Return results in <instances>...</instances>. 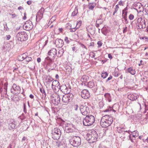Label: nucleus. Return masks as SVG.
Listing matches in <instances>:
<instances>
[{"label":"nucleus","mask_w":148,"mask_h":148,"mask_svg":"<svg viewBox=\"0 0 148 148\" xmlns=\"http://www.w3.org/2000/svg\"><path fill=\"white\" fill-rule=\"evenodd\" d=\"M60 88L61 86H60V83H59L56 85V86H54L53 89H55V90H58L60 89Z\"/></svg>","instance_id":"nucleus-31"},{"label":"nucleus","mask_w":148,"mask_h":148,"mask_svg":"<svg viewBox=\"0 0 148 148\" xmlns=\"http://www.w3.org/2000/svg\"><path fill=\"white\" fill-rule=\"evenodd\" d=\"M119 8V6H118V4L116 5L115 7V11L113 13V15H114L115 13H116L117 11L118 10Z\"/></svg>","instance_id":"nucleus-38"},{"label":"nucleus","mask_w":148,"mask_h":148,"mask_svg":"<svg viewBox=\"0 0 148 148\" xmlns=\"http://www.w3.org/2000/svg\"><path fill=\"white\" fill-rule=\"evenodd\" d=\"M127 12H122V14H123L122 16H123V17H127Z\"/></svg>","instance_id":"nucleus-45"},{"label":"nucleus","mask_w":148,"mask_h":148,"mask_svg":"<svg viewBox=\"0 0 148 148\" xmlns=\"http://www.w3.org/2000/svg\"><path fill=\"white\" fill-rule=\"evenodd\" d=\"M60 90L63 93L66 94L69 93L71 90V88L69 84L62 85L61 86Z\"/></svg>","instance_id":"nucleus-9"},{"label":"nucleus","mask_w":148,"mask_h":148,"mask_svg":"<svg viewBox=\"0 0 148 148\" xmlns=\"http://www.w3.org/2000/svg\"><path fill=\"white\" fill-rule=\"evenodd\" d=\"M128 8L127 7H126L122 11V12H127L126 11L127 10H128Z\"/></svg>","instance_id":"nucleus-55"},{"label":"nucleus","mask_w":148,"mask_h":148,"mask_svg":"<svg viewBox=\"0 0 148 148\" xmlns=\"http://www.w3.org/2000/svg\"><path fill=\"white\" fill-rule=\"evenodd\" d=\"M48 42V40H47L45 41V42H44L45 43L44 45H43L42 46V48H43L47 45V44Z\"/></svg>","instance_id":"nucleus-53"},{"label":"nucleus","mask_w":148,"mask_h":148,"mask_svg":"<svg viewBox=\"0 0 148 148\" xmlns=\"http://www.w3.org/2000/svg\"><path fill=\"white\" fill-rule=\"evenodd\" d=\"M4 30H5L6 31H8L9 30V28L7 26V24L6 23L5 24H4Z\"/></svg>","instance_id":"nucleus-42"},{"label":"nucleus","mask_w":148,"mask_h":148,"mask_svg":"<svg viewBox=\"0 0 148 148\" xmlns=\"http://www.w3.org/2000/svg\"><path fill=\"white\" fill-rule=\"evenodd\" d=\"M64 40L66 41V42L68 43L69 42V41L68 40V38L67 37H65Z\"/></svg>","instance_id":"nucleus-52"},{"label":"nucleus","mask_w":148,"mask_h":148,"mask_svg":"<svg viewBox=\"0 0 148 148\" xmlns=\"http://www.w3.org/2000/svg\"><path fill=\"white\" fill-rule=\"evenodd\" d=\"M100 124L102 127L105 128L108 127L111 124L110 123L109 121V122L106 121V120L103 119V118L102 117L100 122Z\"/></svg>","instance_id":"nucleus-17"},{"label":"nucleus","mask_w":148,"mask_h":148,"mask_svg":"<svg viewBox=\"0 0 148 148\" xmlns=\"http://www.w3.org/2000/svg\"><path fill=\"white\" fill-rule=\"evenodd\" d=\"M25 53H24L21 56H20L18 58V60L22 61L25 60V58H23L24 56H25Z\"/></svg>","instance_id":"nucleus-32"},{"label":"nucleus","mask_w":148,"mask_h":148,"mask_svg":"<svg viewBox=\"0 0 148 148\" xmlns=\"http://www.w3.org/2000/svg\"><path fill=\"white\" fill-rule=\"evenodd\" d=\"M105 97L108 99L109 102L111 101V99H110V94L108 93H106L104 94Z\"/></svg>","instance_id":"nucleus-29"},{"label":"nucleus","mask_w":148,"mask_h":148,"mask_svg":"<svg viewBox=\"0 0 148 148\" xmlns=\"http://www.w3.org/2000/svg\"><path fill=\"white\" fill-rule=\"evenodd\" d=\"M123 19H124L125 20V23L127 24L128 23V21L127 18V17H123Z\"/></svg>","instance_id":"nucleus-48"},{"label":"nucleus","mask_w":148,"mask_h":148,"mask_svg":"<svg viewBox=\"0 0 148 148\" xmlns=\"http://www.w3.org/2000/svg\"><path fill=\"white\" fill-rule=\"evenodd\" d=\"M29 97L30 98H31V99H33L34 97V95H32V94H30V95H29Z\"/></svg>","instance_id":"nucleus-62"},{"label":"nucleus","mask_w":148,"mask_h":148,"mask_svg":"<svg viewBox=\"0 0 148 148\" xmlns=\"http://www.w3.org/2000/svg\"><path fill=\"white\" fill-rule=\"evenodd\" d=\"M53 80V79L50 76H47L45 79V81L46 84L49 86L50 84Z\"/></svg>","instance_id":"nucleus-22"},{"label":"nucleus","mask_w":148,"mask_h":148,"mask_svg":"<svg viewBox=\"0 0 148 148\" xmlns=\"http://www.w3.org/2000/svg\"><path fill=\"white\" fill-rule=\"evenodd\" d=\"M6 37H7V39L8 40H9L10 39L11 36H10L9 35H7V36H6Z\"/></svg>","instance_id":"nucleus-59"},{"label":"nucleus","mask_w":148,"mask_h":148,"mask_svg":"<svg viewBox=\"0 0 148 148\" xmlns=\"http://www.w3.org/2000/svg\"><path fill=\"white\" fill-rule=\"evenodd\" d=\"M112 78V76H110L106 80V82L108 81L109 80H110Z\"/></svg>","instance_id":"nucleus-54"},{"label":"nucleus","mask_w":148,"mask_h":148,"mask_svg":"<svg viewBox=\"0 0 148 148\" xmlns=\"http://www.w3.org/2000/svg\"><path fill=\"white\" fill-rule=\"evenodd\" d=\"M33 27V25L32 21L29 20H28L26 21L24 24L23 27L25 30L29 31L32 29Z\"/></svg>","instance_id":"nucleus-11"},{"label":"nucleus","mask_w":148,"mask_h":148,"mask_svg":"<svg viewBox=\"0 0 148 148\" xmlns=\"http://www.w3.org/2000/svg\"><path fill=\"white\" fill-rule=\"evenodd\" d=\"M40 91L42 94H44V95L45 96V97L46 96V93H45V90L44 89V88H40Z\"/></svg>","instance_id":"nucleus-39"},{"label":"nucleus","mask_w":148,"mask_h":148,"mask_svg":"<svg viewBox=\"0 0 148 148\" xmlns=\"http://www.w3.org/2000/svg\"><path fill=\"white\" fill-rule=\"evenodd\" d=\"M108 74L107 72H104L101 75V77L103 79L105 78L108 76Z\"/></svg>","instance_id":"nucleus-37"},{"label":"nucleus","mask_w":148,"mask_h":148,"mask_svg":"<svg viewBox=\"0 0 148 148\" xmlns=\"http://www.w3.org/2000/svg\"><path fill=\"white\" fill-rule=\"evenodd\" d=\"M108 57L110 59H112V55L110 54H108Z\"/></svg>","instance_id":"nucleus-57"},{"label":"nucleus","mask_w":148,"mask_h":148,"mask_svg":"<svg viewBox=\"0 0 148 148\" xmlns=\"http://www.w3.org/2000/svg\"><path fill=\"white\" fill-rule=\"evenodd\" d=\"M16 37L18 40L21 41H25L28 38L27 34L24 32L18 33L16 35Z\"/></svg>","instance_id":"nucleus-6"},{"label":"nucleus","mask_w":148,"mask_h":148,"mask_svg":"<svg viewBox=\"0 0 148 148\" xmlns=\"http://www.w3.org/2000/svg\"><path fill=\"white\" fill-rule=\"evenodd\" d=\"M27 3L28 5H30L32 3V2L31 1H27Z\"/></svg>","instance_id":"nucleus-61"},{"label":"nucleus","mask_w":148,"mask_h":148,"mask_svg":"<svg viewBox=\"0 0 148 148\" xmlns=\"http://www.w3.org/2000/svg\"><path fill=\"white\" fill-rule=\"evenodd\" d=\"M117 131L119 133L124 134L125 132V131H124V128L122 127H117Z\"/></svg>","instance_id":"nucleus-25"},{"label":"nucleus","mask_w":148,"mask_h":148,"mask_svg":"<svg viewBox=\"0 0 148 148\" xmlns=\"http://www.w3.org/2000/svg\"><path fill=\"white\" fill-rule=\"evenodd\" d=\"M127 27H125L123 28V33H125L127 31Z\"/></svg>","instance_id":"nucleus-51"},{"label":"nucleus","mask_w":148,"mask_h":148,"mask_svg":"<svg viewBox=\"0 0 148 148\" xmlns=\"http://www.w3.org/2000/svg\"><path fill=\"white\" fill-rule=\"evenodd\" d=\"M95 4L94 3H90L88 5V8L91 10H93L95 7Z\"/></svg>","instance_id":"nucleus-30"},{"label":"nucleus","mask_w":148,"mask_h":148,"mask_svg":"<svg viewBox=\"0 0 148 148\" xmlns=\"http://www.w3.org/2000/svg\"><path fill=\"white\" fill-rule=\"evenodd\" d=\"M119 5H120L123 6L124 5V4L123 1L121 0L119 2Z\"/></svg>","instance_id":"nucleus-49"},{"label":"nucleus","mask_w":148,"mask_h":148,"mask_svg":"<svg viewBox=\"0 0 148 148\" xmlns=\"http://www.w3.org/2000/svg\"><path fill=\"white\" fill-rule=\"evenodd\" d=\"M103 22V21L101 19H99L97 20L96 21V23H98L99 24H102Z\"/></svg>","instance_id":"nucleus-40"},{"label":"nucleus","mask_w":148,"mask_h":148,"mask_svg":"<svg viewBox=\"0 0 148 148\" xmlns=\"http://www.w3.org/2000/svg\"><path fill=\"white\" fill-rule=\"evenodd\" d=\"M80 110L81 113L84 116L88 115L87 114L90 113L89 108L86 106H81L80 107Z\"/></svg>","instance_id":"nucleus-13"},{"label":"nucleus","mask_w":148,"mask_h":148,"mask_svg":"<svg viewBox=\"0 0 148 148\" xmlns=\"http://www.w3.org/2000/svg\"><path fill=\"white\" fill-rule=\"evenodd\" d=\"M78 106L77 105H76L75 106V110L77 111L78 109Z\"/></svg>","instance_id":"nucleus-56"},{"label":"nucleus","mask_w":148,"mask_h":148,"mask_svg":"<svg viewBox=\"0 0 148 148\" xmlns=\"http://www.w3.org/2000/svg\"><path fill=\"white\" fill-rule=\"evenodd\" d=\"M9 14L10 15H11L12 16V18H15V17L16 16H17L16 15V14H11L10 13H9Z\"/></svg>","instance_id":"nucleus-50"},{"label":"nucleus","mask_w":148,"mask_h":148,"mask_svg":"<svg viewBox=\"0 0 148 148\" xmlns=\"http://www.w3.org/2000/svg\"><path fill=\"white\" fill-rule=\"evenodd\" d=\"M94 117L92 115H87L83 120V123L86 126H90L92 125L95 122Z\"/></svg>","instance_id":"nucleus-1"},{"label":"nucleus","mask_w":148,"mask_h":148,"mask_svg":"<svg viewBox=\"0 0 148 148\" xmlns=\"http://www.w3.org/2000/svg\"><path fill=\"white\" fill-rule=\"evenodd\" d=\"M55 44L58 47H61L63 45V40L60 39H57L55 41Z\"/></svg>","instance_id":"nucleus-19"},{"label":"nucleus","mask_w":148,"mask_h":148,"mask_svg":"<svg viewBox=\"0 0 148 148\" xmlns=\"http://www.w3.org/2000/svg\"><path fill=\"white\" fill-rule=\"evenodd\" d=\"M64 53L63 49L60 48L58 49V53H57L56 55L58 57H60L63 55Z\"/></svg>","instance_id":"nucleus-24"},{"label":"nucleus","mask_w":148,"mask_h":148,"mask_svg":"<svg viewBox=\"0 0 148 148\" xmlns=\"http://www.w3.org/2000/svg\"><path fill=\"white\" fill-rule=\"evenodd\" d=\"M132 137H137L138 135V131H133L132 132Z\"/></svg>","instance_id":"nucleus-35"},{"label":"nucleus","mask_w":148,"mask_h":148,"mask_svg":"<svg viewBox=\"0 0 148 148\" xmlns=\"http://www.w3.org/2000/svg\"><path fill=\"white\" fill-rule=\"evenodd\" d=\"M103 118V119H105L106 121L109 123H110L111 124L113 121L112 118L109 115H105L102 117Z\"/></svg>","instance_id":"nucleus-21"},{"label":"nucleus","mask_w":148,"mask_h":148,"mask_svg":"<svg viewBox=\"0 0 148 148\" xmlns=\"http://www.w3.org/2000/svg\"><path fill=\"white\" fill-rule=\"evenodd\" d=\"M23 58H25V60L24 62H26V63H28L29 61H31L32 60L31 57H28V56L26 55V54L25 55V56H24Z\"/></svg>","instance_id":"nucleus-27"},{"label":"nucleus","mask_w":148,"mask_h":148,"mask_svg":"<svg viewBox=\"0 0 148 148\" xmlns=\"http://www.w3.org/2000/svg\"><path fill=\"white\" fill-rule=\"evenodd\" d=\"M44 11V8H42L38 12V14L36 16V21H39L42 18L43 16V14L42 12H40L41 11H42V10Z\"/></svg>","instance_id":"nucleus-20"},{"label":"nucleus","mask_w":148,"mask_h":148,"mask_svg":"<svg viewBox=\"0 0 148 148\" xmlns=\"http://www.w3.org/2000/svg\"><path fill=\"white\" fill-rule=\"evenodd\" d=\"M51 99L52 103L55 105H58L60 103V98L58 94L53 95L51 97Z\"/></svg>","instance_id":"nucleus-7"},{"label":"nucleus","mask_w":148,"mask_h":148,"mask_svg":"<svg viewBox=\"0 0 148 148\" xmlns=\"http://www.w3.org/2000/svg\"><path fill=\"white\" fill-rule=\"evenodd\" d=\"M129 19L131 20H132L134 18V16L132 14H130L129 16Z\"/></svg>","instance_id":"nucleus-46"},{"label":"nucleus","mask_w":148,"mask_h":148,"mask_svg":"<svg viewBox=\"0 0 148 148\" xmlns=\"http://www.w3.org/2000/svg\"><path fill=\"white\" fill-rule=\"evenodd\" d=\"M48 56L47 57H49L54 59L55 55L57 54V51L55 48L51 49L48 52Z\"/></svg>","instance_id":"nucleus-16"},{"label":"nucleus","mask_w":148,"mask_h":148,"mask_svg":"<svg viewBox=\"0 0 148 148\" xmlns=\"http://www.w3.org/2000/svg\"><path fill=\"white\" fill-rule=\"evenodd\" d=\"M127 97L130 100L133 101L136 100L138 97L135 96L133 94H130L128 95Z\"/></svg>","instance_id":"nucleus-23"},{"label":"nucleus","mask_w":148,"mask_h":148,"mask_svg":"<svg viewBox=\"0 0 148 148\" xmlns=\"http://www.w3.org/2000/svg\"><path fill=\"white\" fill-rule=\"evenodd\" d=\"M8 127L10 130H13L16 127L17 123L14 119H10L8 122Z\"/></svg>","instance_id":"nucleus-8"},{"label":"nucleus","mask_w":148,"mask_h":148,"mask_svg":"<svg viewBox=\"0 0 148 148\" xmlns=\"http://www.w3.org/2000/svg\"><path fill=\"white\" fill-rule=\"evenodd\" d=\"M94 45V43L93 42H91L90 43V44L89 45V46H93Z\"/></svg>","instance_id":"nucleus-63"},{"label":"nucleus","mask_w":148,"mask_h":148,"mask_svg":"<svg viewBox=\"0 0 148 148\" xmlns=\"http://www.w3.org/2000/svg\"><path fill=\"white\" fill-rule=\"evenodd\" d=\"M26 13H24V16L23 17V19H24V20H25L26 19Z\"/></svg>","instance_id":"nucleus-58"},{"label":"nucleus","mask_w":148,"mask_h":148,"mask_svg":"<svg viewBox=\"0 0 148 148\" xmlns=\"http://www.w3.org/2000/svg\"><path fill=\"white\" fill-rule=\"evenodd\" d=\"M68 125L65 127V131L66 132L69 133L70 132H72L74 131V130L71 127L75 128V125L73 124H68Z\"/></svg>","instance_id":"nucleus-18"},{"label":"nucleus","mask_w":148,"mask_h":148,"mask_svg":"<svg viewBox=\"0 0 148 148\" xmlns=\"http://www.w3.org/2000/svg\"><path fill=\"white\" fill-rule=\"evenodd\" d=\"M76 24L77 25H76L75 27H71V28H70V29H71V30H70L71 32H75L77 29H78L79 28V26L81 25V24L79 23V26H78V27H77V26L78 25V23H76Z\"/></svg>","instance_id":"nucleus-28"},{"label":"nucleus","mask_w":148,"mask_h":148,"mask_svg":"<svg viewBox=\"0 0 148 148\" xmlns=\"http://www.w3.org/2000/svg\"><path fill=\"white\" fill-rule=\"evenodd\" d=\"M73 98V95L72 93H69L63 95L62 100L64 103H68L71 101Z\"/></svg>","instance_id":"nucleus-5"},{"label":"nucleus","mask_w":148,"mask_h":148,"mask_svg":"<svg viewBox=\"0 0 148 148\" xmlns=\"http://www.w3.org/2000/svg\"><path fill=\"white\" fill-rule=\"evenodd\" d=\"M26 139V138L25 136L23 137L22 139V141H25Z\"/></svg>","instance_id":"nucleus-64"},{"label":"nucleus","mask_w":148,"mask_h":148,"mask_svg":"<svg viewBox=\"0 0 148 148\" xmlns=\"http://www.w3.org/2000/svg\"><path fill=\"white\" fill-rule=\"evenodd\" d=\"M59 83V82L57 80H55L54 81H53L51 84V87L53 89L54 86H56V85Z\"/></svg>","instance_id":"nucleus-34"},{"label":"nucleus","mask_w":148,"mask_h":148,"mask_svg":"<svg viewBox=\"0 0 148 148\" xmlns=\"http://www.w3.org/2000/svg\"><path fill=\"white\" fill-rule=\"evenodd\" d=\"M98 134L95 131L87 134L86 138L90 143H93L97 141Z\"/></svg>","instance_id":"nucleus-2"},{"label":"nucleus","mask_w":148,"mask_h":148,"mask_svg":"<svg viewBox=\"0 0 148 148\" xmlns=\"http://www.w3.org/2000/svg\"><path fill=\"white\" fill-rule=\"evenodd\" d=\"M141 39L145 40V41H148V38L147 37L145 36L142 37H141L140 38Z\"/></svg>","instance_id":"nucleus-44"},{"label":"nucleus","mask_w":148,"mask_h":148,"mask_svg":"<svg viewBox=\"0 0 148 148\" xmlns=\"http://www.w3.org/2000/svg\"><path fill=\"white\" fill-rule=\"evenodd\" d=\"M41 59L40 58H37V61L38 62H40L41 61Z\"/></svg>","instance_id":"nucleus-60"},{"label":"nucleus","mask_w":148,"mask_h":148,"mask_svg":"<svg viewBox=\"0 0 148 148\" xmlns=\"http://www.w3.org/2000/svg\"><path fill=\"white\" fill-rule=\"evenodd\" d=\"M52 138L55 140H58L60 138L61 132L60 130L58 128H55L52 130Z\"/></svg>","instance_id":"nucleus-3"},{"label":"nucleus","mask_w":148,"mask_h":148,"mask_svg":"<svg viewBox=\"0 0 148 148\" xmlns=\"http://www.w3.org/2000/svg\"><path fill=\"white\" fill-rule=\"evenodd\" d=\"M97 44L98 45V47H100L102 45V43L101 41H99L97 42Z\"/></svg>","instance_id":"nucleus-43"},{"label":"nucleus","mask_w":148,"mask_h":148,"mask_svg":"<svg viewBox=\"0 0 148 148\" xmlns=\"http://www.w3.org/2000/svg\"><path fill=\"white\" fill-rule=\"evenodd\" d=\"M21 90L20 87L14 84L12 86L11 92L13 94L18 95L20 92Z\"/></svg>","instance_id":"nucleus-14"},{"label":"nucleus","mask_w":148,"mask_h":148,"mask_svg":"<svg viewBox=\"0 0 148 148\" xmlns=\"http://www.w3.org/2000/svg\"><path fill=\"white\" fill-rule=\"evenodd\" d=\"M127 72L129 73L132 75H135L136 73L135 71L131 67L128 68L127 70Z\"/></svg>","instance_id":"nucleus-26"},{"label":"nucleus","mask_w":148,"mask_h":148,"mask_svg":"<svg viewBox=\"0 0 148 148\" xmlns=\"http://www.w3.org/2000/svg\"><path fill=\"white\" fill-rule=\"evenodd\" d=\"M70 142L74 147H77L81 144V139L79 136H75L70 140Z\"/></svg>","instance_id":"nucleus-4"},{"label":"nucleus","mask_w":148,"mask_h":148,"mask_svg":"<svg viewBox=\"0 0 148 148\" xmlns=\"http://www.w3.org/2000/svg\"><path fill=\"white\" fill-rule=\"evenodd\" d=\"M81 96L84 99H88L90 97L89 92L87 89H84L82 91Z\"/></svg>","instance_id":"nucleus-15"},{"label":"nucleus","mask_w":148,"mask_h":148,"mask_svg":"<svg viewBox=\"0 0 148 148\" xmlns=\"http://www.w3.org/2000/svg\"><path fill=\"white\" fill-rule=\"evenodd\" d=\"M66 25V28L67 29H69V28L70 29V28H71V24L69 23H67Z\"/></svg>","instance_id":"nucleus-47"},{"label":"nucleus","mask_w":148,"mask_h":148,"mask_svg":"<svg viewBox=\"0 0 148 148\" xmlns=\"http://www.w3.org/2000/svg\"><path fill=\"white\" fill-rule=\"evenodd\" d=\"M23 112L25 113H27V109L25 103L23 104Z\"/></svg>","instance_id":"nucleus-41"},{"label":"nucleus","mask_w":148,"mask_h":148,"mask_svg":"<svg viewBox=\"0 0 148 148\" xmlns=\"http://www.w3.org/2000/svg\"><path fill=\"white\" fill-rule=\"evenodd\" d=\"M54 59L49 57H46L45 60L47 63V66L49 67L50 69H52L54 68L55 63L54 61Z\"/></svg>","instance_id":"nucleus-12"},{"label":"nucleus","mask_w":148,"mask_h":148,"mask_svg":"<svg viewBox=\"0 0 148 148\" xmlns=\"http://www.w3.org/2000/svg\"><path fill=\"white\" fill-rule=\"evenodd\" d=\"M88 86L90 88H92L95 86L94 83L93 82H88Z\"/></svg>","instance_id":"nucleus-33"},{"label":"nucleus","mask_w":148,"mask_h":148,"mask_svg":"<svg viewBox=\"0 0 148 148\" xmlns=\"http://www.w3.org/2000/svg\"><path fill=\"white\" fill-rule=\"evenodd\" d=\"M138 28L139 29H144L146 27L145 21L140 18L138 19Z\"/></svg>","instance_id":"nucleus-10"},{"label":"nucleus","mask_w":148,"mask_h":148,"mask_svg":"<svg viewBox=\"0 0 148 148\" xmlns=\"http://www.w3.org/2000/svg\"><path fill=\"white\" fill-rule=\"evenodd\" d=\"M78 12V10L77 8L75 7V8L74 11L72 12V16H75L76 14H77Z\"/></svg>","instance_id":"nucleus-36"}]
</instances>
